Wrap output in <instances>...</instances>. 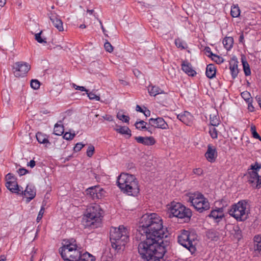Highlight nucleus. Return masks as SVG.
Returning <instances> with one entry per match:
<instances>
[{"mask_svg":"<svg viewBox=\"0 0 261 261\" xmlns=\"http://www.w3.org/2000/svg\"><path fill=\"white\" fill-rule=\"evenodd\" d=\"M175 44L178 48H181V49H185L187 47L186 43L179 38L175 40Z\"/></svg>","mask_w":261,"mask_h":261,"instance_id":"nucleus-38","label":"nucleus"},{"mask_svg":"<svg viewBox=\"0 0 261 261\" xmlns=\"http://www.w3.org/2000/svg\"><path fill=\"white\" fill-rule=\"evenodd\" d=\"M103 217V211L100 205L94 203L89 205L83 219V223L85 227L94 228L99 227Z\"/></svg>","mask_w":261,"mask_h":261,"instance_id":"nucleus-4","label":"nucleus"},{"mask_svg":"<svg viewBox=\"0 0 261 261\" xmlns=\"http://www.w3.org/2000/svg\"><path fill=\"white\" fill-rule=\"evenodd\" d=\"M223 211L222 208H218L211 211V213L208 215V217L213 219L216 222H219L223 217Z\"/></svg>","mask_w":261,"mask_h":261,"instance_id":"nucleus-23","label":"nucleus"},{"mask_svg":"<svg viewBox=\"0 0 261 261\" xmlns=\"http://www.w3.org/2000/svg\"><path fill=\"white\" fill-rule=\"evenodd\" d=\"M205 51L206 53L208 54V56H211L212 57L214 54L211 51V48L209 47H206L205 48Z\"/></svg>","mask_w":261,"mask_h":261,"instance_id":"nucleus-57","label":"nucleus"},{"mask_svg":"<svg viewBox=\"0 0 261 261\" xmlns=\"http://www.w3.org/2000/svg\"><path fill=\"white\" fill-rule=\"evenodd\" d=\"M146 124H147V123L145 122V121H144L143 120H141L140 121L136 122L135 125L136 126V128H137L138 129H140V130L145 129V130L149 131L148 130L149 128L147 127L146 126Z\"/></svg>","mask_w":261,"mask_h":261,"instance_id":"nucleus-33","label":"nucleus"},{"mask_svg":"<svg viewBox=\"0 0 261 261\" xmlns=\"http://www.w3.org/2000/svg\"><path fill=\"white\" fill-rule=\"evenodd\" d=\"M207 237L212 240H217L218 239V233L215 230H209L207 232Z\"/></svg>","mask_w":261,"mask_h":261,"instance_id":"nucleus-36","label":"nucleus"},{"mask_svg":"<svg viewBox=\"0 0 261 261\" xmlns=\"http://www.w3.org/2000/svg\"><path fill=\"white\" fill-rule=\"evenodd\" d=\"M102 118L108 121H112L113 120V117L110 115H105L102 116Z\"/></svg>","mask_w":261,"mask_h":261,"instance_id":"nucleus-55","label":"nucleus"},{"mask_svg":"<svg viewBox=\"0 0 261 261\" xmlns=\"http://www.w3.org/2000/svg\"><path fill=\"white\" fill-rule=\"evenodd\" d=\"M75 134L74 133H70L69 132H66L63 136V138L64 139L67 140H72L75 137Z\"/></svg>","mask_w":261,"mask_h":261,"instance_id":"nucleus-47","label":"nucleus"},{"mask_svg":"<svg viewBox=\"0 0 261 261\" xmlns=\"http://www.w3.org/2000/svg\"><path fill=\"white\" fill-rule=\"evenodd\" d=\"M244 200H241L233 204L229 210L228 213L238 221H242V217L245 214Z\"/></svg>","mask_w":261,"mask_h":261,"instance_id":"nucleus-10","label":"nucleus"},{"mask_svg":"<svg viewBox=\"0 0 261 261\" xmlns=\"http://www.w3.org/2000/svg\"><path fill=\"white\" fill-rule=\"evenodd\" d=\"M84 146L85 144H83L82 143H77L75 144L73 148V150L74 152H78L80 151Z\"/></svg>","mask_w":261,"mask_h":261,"instance_id":"nucleus-49","label":"nucleus"},{"mask_svg":"<svg viewBox=\"0 0 261 261\" xmlns=\"http://www.w3.org/2000/svg\"><path fill=\"white\" fill-rule=\"evenodd\" d=\"M210 119L211 126H216L219 124V119L216 115L211 114Z\"/></svg>","mask_w":261,"mask_h":261,"instance_id":"nucleus-35","label":"nucleus"},{"mask_svg":"<svg viewBox=\"0 0 261 261\" xmlns=\"http://www.w3.org/2000/svg\"><path fill=\"white\" fill-rule=\"evenodd\" d=\"M149 234L161 239L167 237V229L163 227V220L155 213L146 214L142 217L137 236Z\"/></svg>","mask_w":261,"mask_h":261,"instance_id":"nucleus-2","label":"nucleus"},{"mask_svg":"<svg viewBox=\"0 0 261 261\" xmlns=\"http://www.w3.org/2000/svg\"><path fill=\"white\" fill-rule=\"evenodd\" d=\"M251 74V70L249 64L246 61V76Z\"/></svg>","mask_w":261,"mask_h":261,"instance_id":"nucleus-54","label":"nucleus"},{"mask_svg":"<svg viewBox=\"0 0 261 261\" xmlns=\"http://www.w3.org/2000/svg\"><path fill=\"white\" fill-rule=\"evenodd\" d=\"M177 118L184 124L189 126L192 125L194 119L192 115L187 111L177 115Z\"/></svg>","mask_w":261,"mask_h":261,"instance_id":"nucleus-18","label":"nucleus"},{"mask_svg":"<svg viewBox=\"0 0 261 261\" xmlns=\"http://www.w3.org/2000/svg\"><path fill=\"white\" fill-rule=\"evenodd\" d=\"M41 33L42 32H40L38 33H37L35 35V40L38 42V43H46V38H42L41 36Z\"/></svg>","mask_w":261,"mask_h":261,"instance_id":"nucleus-40","label":"nucleus"},{"mask_svg":"<svg viewBox=\"0 0 261 261\" xmlns=\"http://www.w3.org/2000/svg\"><path fill=\"white\" fill-rule=\"evenodd\" d=\"M254 251L255 254H261V236L256 235L254 239Z\"/></svg>","mask_w":261,"mask_h":261,"instance_id":"nucleus-25","label":"nucleus"},{"mask_svg":"<svg viewBox=\"0 0 261 261\" xmlns=\"http://www.w3.org/2000/svg\"><path fill=\"white\" fill-rule=\"evenodd\" d=\"M233 43V39L231 37H226L223 40V44L227 50H230Z\"/></svg>","mask_w":261,"mask_h":261,"instance_id":"nucleus-29","label":"nucleus"},{"mask_svg":"<svg viewBox=\"0 0 261 261\" xmlns=\"http://www.w3.org/2000/svg\"><path fill=\"white\" fill-rule=\"evenodd\" d=\"M5 179L6 180V182H10V181H13L14 180H16V179L13 176V175L11 173H8L5 177Z\"/></svg>","mask_w":261,"mask_h":261,"instance_id":"nucleus-50","label":"nucleus"},{"mask_svg":"<svg viewBox=\"0 0 261 261\" xmlns=\"http://www.w3.org/2000/svg\"><path fill=\"white\" fill-rule=\"evenodd\" d=\"M103 190L99 186H94L86 190L87 195L93 200L101 198Z\"/></svg>","mask_w":261,"mask_h":261,"instance_id":"nucleus-13","label":"nucleus"},{"mask_svg":"<svg viewBox=\"0 0 261 261\" xmlns=\"http://www.w3.org/2000/svg\"><path fill=\"white\" fill-rule=\"evenodd\" d=\"M95 148L93 145H90L88 146L86 154L88 157H92L94 154Z\"/></svg>","mask_w":261,"mask_h":261,"instance_id":"nucleus-45","label":"nucleus"},{"mask_svg":"<svg viewBox=\"0 0 261 261\" xmlns=\"http://www.w3.org/2000/svg\"><path fill=\"white\" fill-rule=\"evenodd\" d=\"M18 172L19 174L21 176L25 175L27 173H28V171L24 168H21L19 169Z\"/></svg>","mask_w":261,"mask_h":261,"instance_id":"nucleus-56","label":"nucleus"},{"mask_svg":"<svg viewBox=\"0 0 261 261\" xmlns=\"http://www.w3.org/2000/svg\"><path fill=\"white\" fill-rule=\"evenodd\" d=\"M49 18L54 26L59 31L61 32L64 30L63 22L59 17L55 14H51Z\"/></svg>","mask_w":261,"mask_h":261,"instance_id":"nucleus-21","label":"nucleus"},{"mask_svg":"<svg viewBox=\"0 0 261 261\" xmlns=\"http://www.w3.org/2000/svg\"><path fill=\"white\" fill-rule=\"evenodd\" d=\"M238 63L237 59L235 58H232L229 61V69L233 79L236 78L239 73Z\"/></svg>","mask_w":261,"mask_h":261,"instance_id":"nucleus-19","label":"nucleus"},{"mask_svg":"<svg viewBox=\"0 0 261 261\" xmlns=\"http://www.w3.org/2000/svg\"><path fill=\"white\" fill-rule=\"evenodd\" d=\"M104 47L106 50L109 53H112L113 50V47L108 41L105 43Z\"/></svg>","mask_w":261,"mask_h":261,"instance_id":"nucleus-46","label":"nucleus"},{"mask_svg":"<svg viewBox=\"0 0 261 261\" xmlns=\"http://www.w3.org/2000/svg\"><path fill=\"white\" fill-rule=\"evenodd\" d=\"M148 91L149 95L152 96H155L160 94H165L164 91L160 89L159 87L152 85L148 86Z\"/></svg>","mask_w":261,"mask_h":261,"instance_id":"nucleus-26","label":"nucleus"},{"mask_svg":"<svg viewBox=\"0 0 261 261\" xmlns=\"http://www.w3.org/2000/svg\"><path fill=\"white\" fill-rule=\"evenodd\" d=\"M178 242L191 253L195 251L197 239L196 235L194 233H191L187 230H183L178 237Z\"/></svg>","mask_w":261,"mask_h":261,"instance_id":"nucleus-9","label":"nucleus"},{"mask_svg":"<svg viewBox=\"0 0 261 261\" xmlns=\"http://www.w3.org/2000/svg\"><path fill=\"white\" fill-rule=\"evenodd\" d=\"M35 165H36L35 161L34 160H31V161H30V162H29V163H28V164H27V165H28V166H30V167H31V168H33V167H35Z\"/></svg>","mask_w":261,"mask_h":261,"instance_id":"nucleus-58","label":"nucleus"},{"mask_svg":"<svg viewBox=\"0 0 261 261\" xmlns=\"http://www.w3.org/2000/svg\"><path fill=\"white\" fill-rule=\"evenodd\" d=\"M95 258L92 254L86 252L83 254L80 252V258L79 261H95Z\"/></svg>","mask_w":261,"mask_h":261,"instance_id":"nucleus-28","label":"nucleus"},{"mask_svg":"<svg viewBox=\"0 0 261 261\" xmlns=\"http://www.w3.org/2000/svg\"><path fill=\"white\" fill-rule=\"evenodd\" d=\"M117 132L122 135H128L131 136V131L127 126H119V128L114 129Z\"/></svg>","mask_w":261,"mask_h":261,"instance_id":"nucleus-32","label":"nucleus"},{"mask_svg":"<svg viewBox=\"0 0 261 261\" xmlns=\"http://www.w3.org/2000/svg\"><path fill=\"white\" fill-rule=\"evenodd\" d=\"M261 169V164L255 162L250 165L248 169V181L253 189H259L261 188V176L258 174V171Z\"/></svg>","mask_w":261,"mask_h":261,"instance_id":"nucleus-8","label":"nucleus"},{"mask_svg":"<svg viewBox=\"0 0 261 261\" xmlns=\"http://www.w3.org/2000/svg\"><path fill=\"white\" fill-rule=\"evenodd\" d=\"M5 185L7 188L12 193H15L18 195L20 194L21 189L18 186L16 180H14L13 181H10V182H6Z\"/></svg>","mask_w":261,"mask_h":261,"instance_id":"nucleus-22","label":"nucleus"},{"mask_svg":"<svg viewBox=\"0 0 261 261\" xmlns=\"http://www.w3.org/2000/svg\"><path fill=\"white\" fill-rule=\"evenodd\" d=\"M87 93V96L89 97V98L91 100H95L97 101H100V98L99 96L96 95L94 93L92 92H88V91Z\"/></svg>","mask_w":261,"mask_h":261,"instance_id":"nucleus-42","label":"nucleus"},{"mask_svg":"<svg viewBox=\"0 0 261 261\" xmlns=\"http://www.w3.org/2000/svg\"><path fill=\"white\" fill-rule=\"evenodd\" d=\"M135 140L140 144H142L144 145H152L155 144V141L152 137H136L135 138Z\"/></svg>","mask_w":261,"mask_h":261,"instance_id":"nucleus-20","label":"nucleus"},{"mask_svg":"<svg viewBox=\"0 0 261 261\" xmlns=\"http://www.w3.org/2000/svg\"><path fill=\"white\" fill-rule=\"evenodd\" d=\"M149 124L151 126L162 129H167L169 128L168 124L162 117L149 119Z\"/></svg>","mask_w":261,"mask_h":261,"instance_id":"nucleus-14","label":"nucleus"},{"mask_svg":"<svg viewBox=\"0 0 261 261\" xmlns=\"http://www.w3.org/2000/svg\"><path fill=\"white\" fill-rule=\"evenodd\" d=\"M36 139L39 143L50 144L47 138L44 134L38 132L36 135Z\"/></svg>","mask_w":261,"mask_h":261,"instance_id":"nucleus-30","label":"nucleus"},{"mask_svg":"<svg viewBox=\"0 0 261 261\" xmlns=\"http://www.w3.org/2000/svg\"><path fill=\"white\" fill-rule=\"evenodd\" d=\"M188 202L191 203V205L199 213L210 209V205L208 200L199 192L190 193L187 195Z\"/></svg>","mask_w":261,"mask_h":261,"instance_id":"nucleus-6","label":"nucleus"},{"mask_svg":"<svg viewBox=\"0 0 261 261\" xmlns=\"http://www.w3.org/2000/svg\"><path fill=\"white\" fill-rule=\"evenodd\" d=\"M99 23H100V26H101V29H102V30L103 33H104V34H105V35H107L105 34V32H106V31L105 29L104 28V27H103V25H102V22H101V20H99Z\"/></svg>","mask_w":261,"mask_h":261,"instance_id":"nucleus-60","label":"nucleus"},{"mask_svg":"<svg viewBox=\"0 0 261 261\" xmlns=\"http://www.w3.org/2000/svg\"><path fill=\"white\" fill-rule=\"evenodd\" d=\"M205 74L209 79L213 78L216 75V68L213 64H209L207 66Z\"/></svg>","mask_w":261,"mask_h":261,"instance_id":"nucleus-27","label":"nucleus"},{"mask_svg":"<svg viewBox=\"0 0 261 261\" xmlns=\"http://www.w3.org/2000/svg\"><path fill=\"white\" fill-rule=\"evenodd\" d=\"M45 208L43 206H42L38 213V215L37 217L36 221L37 222H39L42 218L43 215L44 213Z\"/></svg>","mask_w":261,"mask_h":261,"instance_id":"nucleus-48","label":"nucleus"},{"mask_svg":"<svg viewBox=\"0 0 261 261\" xmlns=\"http://www.w3.org/2000/svg\"><path fill=\"white\" fill-rule=\"evenodd\" d=\"M36 194L35 187L33 185H28L24 191L21 188V191L19 195H24L27 198V202L28 203L35 198Z\"/></svg>","mask_w":261,"mask_h":261,"instance_id":"nucleus-15","label":"nucleus"},{"mask_svg":"<svg viewBox=\"0 0 261 261\" xmlns=\"http://www.w3.org/2000/svg\"><path fill=\"white\" fill-rule=\"evenodd\" d=\"M30 85L31 87L35 90L38 89L40 86V83L37 80H32Z\"/></svg>","mask_w":261,"mask_h":261,"instance_id":"nucleus-43","label":"nucleus"},{"mask_svg":"<svg viewBox=\"0 0 261 261\" xmlns=\"http://www.w3.org/2000/svg\"><path fill=\"white\" fill-rule=\"evenodd\" d=\"M117 182L121 191L129 196H136L139 193L138 181L133 175L121 173L118 177Z\"/></svg>","mask_w":261,"mask_h":261,"instance_id":"nucleus-3","label":"nucleus"},{"mask_svg":"<svg viewBox=\"0 0 261 261\" xmlns=\"http://www.w3.org/2000/svg\"><path fill=\"white\" fill-rule=\"evenodd\" d=\"M193 172L194 174H196L197 175H200L203 173V170L201 168H196L193 169Z\"/></svg>","mask_w":261,"mask_h":261,"instance_id":"nucleus-53","label":"nucleus"},{"mask_svg":"<svg viewBox=\"0 0 261 261\" xmlns=\"http://www.w3.org/2000/svg\"><path fill=\"white\" fill-rule=\"evenodd\" d=\"M239 41L240 42H243V40H244V35H243V33H242V34L240 35V37H239Z\"/></svg>","mask_w":261,"mask_h":261,"instance_id":"nucleus-64","label":"nucleus"},{"mask_svg":"<svg viewBox=\"0 0 261 261\" xmlns=\"http://www.w3.org/2000/svg\"><path fill=\"white\" fill-rule=\"evenodd\" d=\"M211 58L217 64H221L224 61V59L222 57L215 54H214Z\"/></svg>","mask_w":261,"mask_h":261,"instance_id":"nucleus-44","label":"nucleus"},{"mask_svg":"<svg viewBox=\"0 0 261 261\" xmlns=\"http://www.w3.org/2000/svg\"><path fill=\"white\" fill-rule=\"evenodd\" d=\"M31 69V65L24 62L20 61L16 62L13 69L14 73L16 77L24 76Z\"/></svg>","mask_w":261,"mask_h":261,"instance_id":"nucleus-11","label":"nucleus"},{"mask_svg":"<svg viewBox=\"0 0 261 261\" xmlns=\"http://www.w3.org/2000/svg\"><path fill=\"white\" fill-rule=\"evenodd\" d=\"M142 241L138 245V252L146 261H161L166 252L165 248L161 244V239L155 238L149 235H139Z\"/></svg>","mask_w":261,"mask_h":261,"instance_id":"nucleus-1","label":"nucleus"},{"mask_svg":"<svg viewBox=\"0 0 261 261\" xmlns=\"http://www.w3.org/2000/svg\"><path fill=\"white\" fill-rule=\"evenodd\" d=\"M117 117L120 120H121L124 122L128 123L129 120V117L128 116L118 113L117 114Z\"/></svg>","mask_w":261,"mask_h":261,"instance_id":"nucleus-41","label":"nucleus"},{"mask_svg":"<svg viewBox=\"0 0 261 261\" xmlns=\"http://www.w3.org/2000/svg\"><path fill=\"white\" fill-rule=\"evenodd\" d=\"M250 131L251 133V134L252 135V137L258 139L259 141H261V137L259 135L258 133L256 132V127L254 125H251V128H250Z\"/></svg>","mask_w":261,"mask_h":261,"instance_id":"nucleus-37","label":"nucleus"},{"mask_svg":"<svg viewBox=\"0 0 261 261\" xmlns=\"http://www.w3.org/2000/svg\"><path fill=\"white\" fill-rule=\"evenodd\" d=\"M72 86L75 90H78L81 91H85L86 92H88V90L83 86H77L74 83H73Z\"/></svg>","mask_w":261,"mask_h":261,"instance_id":"nucleus-52","label":"nucleus"},{"mask_svg":"<svg viewBox=\"0 0 261 261\" xmlns=\"http://www.w3.org/2000/svg\"><path fill=\"white\" fill-rule=\"evenodd\" d=\"M60 124L56 123L55 125L54 133L56 135H62L64 131V126L62 124V122L60 121Z\"/></svg>","mask_w":261,"mask_h":261,"instance_id":"nucleus-31","label":"nucleus"},{"mask_svg":"<svg viewBox=\"0 0 261 261\" xmlns=\"http://www.w3.org/2000/svg\"><path fill=\"white\" fill-rule=\"evenodd\" d=\"M110 238L112 247L116 250H120L129 241V232L127 228L123 225L118 227H112Z\"/></svg>","mask_w":261,"mask_h":261,"instance_id":"nucleus-5","label":"nucleus"},{"mask_svg":"<svg viewBox=\"0 0 261 261\" xmlns=\"http://www.w3.org/2000/svg\"><path fill=\"white\" fill-rule=\"evenodd\" d=\"M250 100L249 98H246V102L248 103V109L249 111L252 112L254 111V107Z\"/></svg>","mask_w":261,"mask_h":261,"instance_id":"nucleus-51","label":"nucleus"},{"mask_svg":"<svg viewBox=\"0 0 261 261\" xmlns=\"http://www.w3.org/2000/svg\"><path fill=\"white\" fill-rule=\"evenodd\" d=\"M230 14L232 17H237L240 15V10L238 6H233L231 7Z\"/></svg>","mask_w":261,"mask_h":261,"instance_id":"nucleus-34","label":"nucleus"},{"mask_svg":"<svg viewBox=\"0 0 261 261\" xmlns=\"http://www.w3.org/2000/svg\"><path fill=\"white\" fill-rule=\"evenodd\" d=\"M209 133L213 139H216L218 137V131L215 126H211L210 127Z\"/></svg>","mask_w":261,"mask_h":261,"instance_id":"nucleus-39","label":"nucleus"},{"mask_svg":"<svg viewBox=\"0 0 261 261\" xmlns=\"http://www.w3.org/2000/svg\"><path fill=\"white\" fill-rule=\"evenodd\" d=\"M68 251H66V252L68 253L66 255H63L62 258L65 261H79V258H80V250L78 249V247H76V249H74L70 252H68Z\"/></svg>","mask_w":261,"mask_h":261,"instance_id":"nucleus-17","label":"nucleus"},{"mask_svg":"<svg viewBox=\"0 0 261 261\" xmlns=\"http://www.w3.org/2000/svg\"><path fill=\"white\" fill-rule=\"evenodd\" d=\"M169 217H175L180 219H184V221H189L192 213L191 210L186 207L185 205L179 202H172L169 208Z\"/></svg>","mask_w":261,"mask_h":261,"instance_id":"nucleus-7","label":"nucleus"},{"mask_svg":"<svg viewBox=\"0 0 261 261\" xmlns=\"http://www.w3.org/2000/svg\"><path fill=\"white\" fill-rule=\"evenodd\" d=\"M146 117L150 115V112L148 110H146L143 112Z\"/></svg>","mask_w":261,"mask_h":261,"instance_id":"nucleus-63","label":"nucleus"},{"mask_svg":"<svg viewBox=\"0 0 261 261\" xmlns=\"http://www.w3.org/2000/svg\"><path fill=\"white\" fill-rule=\"evenodd\" d=\"M136 111L140 112H143V110L141 108V107H140L139 105H137L136 106Z\"/></svg>","mask_w":261,"mask_h":261,"instance_id":"nucleus-62","label":"nucleus"},{"mask_svg":"<svg viewBox=\"0 0 261 261\" xmlns=\"http://www.w3.org/2000/svg\"><path fill=\"white\" fill-rule=\"evenodd\" d=\"M62 244L63 246L59 249L61 257L64 255H66V254L68 253L66 252V251L70 252L74 249H76V247H77L76 241L74 239L64 240Z\"/></svg>","mask_w":261,"mask_h":261,"instance_id":"nucleus-12","label":"nucleus"},{"mask_svg":"<svg viewBox=\"0 0 261 261\" xmlns=\"http://www.w3.org/2000/svg\"><path fill=\"white\" fill-rule=\"evenodd\" d=\"M242 64L243 66V70L245 71V57L244 56L242 57Z\"/></svg>","mask_w":261,"mask_h":261,"instance_id":"nucleus-61","label":"nucleus"},{"mask_svg":"<svg viewBox=\"0 0 261 261\" xmlns=\"http://www.w3.org/2000/svg\"><path fill=\"white\" fill-rule=\"evenodd\" d=\"M217 155L216 148L209 144L207 145V151L205 153V157L206 160L210 163H214L215 162Z\"/></svg>","mask_w":261,"mask_h":261,"instance_id":"nucleus-16","label":"nucleus"},{"mask_svg":"<svg viewBox=\"0 0 261 261\" xmlns=\"http://www.w3.org/2000/svg\"><path fill=\"white\" fill-rule=\"evenodd\" d=\"M256 100L257 101V103H258V105H259L260 108L261 109V98H260V97L256 96Z\"/></svg>","mask_w":261,"mask_h":261,"instance_id":"nucleus-59","label":"nucleus"},{"mask_svg":"<svg viewBox=\"0 0 261 261\" xmlns=\"http://www.w3.org/2000/svg\"><path fill=\"white\" fill-rule=\"evenodd\" d=\"M182 70L190 76H193L196 74V71L193 69L191 64L188 62L184 61L181 64Z\"/></svg>","mask_w":261,"mask_h":261,"instance_id":"nucleus-24","label":"nucleus"}]
</instances>
